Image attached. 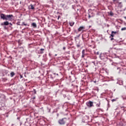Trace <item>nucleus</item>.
Listing matches in <instances>:
<instances>
[{
    "label": "nucleus",
    "mask_w": 126,
    "mask_h": 126,
    "mask_svg": "<svg viewBox=\"0 0 126 126\" xmlns=\"http://www.w3.org/2000/svg\"><path fill=\"white\" fill-rule=\"evenodd\" d=\"M115 35L114 34V31H112L111 34V36L114 38Z\"/></svg>",
    "instance_id": "obj_10"
},
{
    "label": "nucleus",
    "mask_w": 126,
    "mask_h": 126,
    "mask_svg": "<svg viewBox=\"0 0 126 126\" xmlns=\"http://www.w3.org/2000/svg\"><path fill=\"white\" fill-rule=\"evenodd\" d=\"M30 6L31 7V9H35V7H34V5H33V4H31Z\"/></svg>",
    "instance_id": "obj_8"
},
{
    "label": "nucleus",
    "mask_w": 126,
    "mask_h": 126,
    "mask_svg": "<svg viewBox=\"0 0 126 126\" xmlns=\"http://www.w3.org/2000/svg\"><path fill=\"white\" fill-rule=\"evenodd\" d=\"M114 32V35H115V34H119V31H113Z\"/></svg>",
    "instance_id": "obj_13"
},
{
    "label": "nucleus",
    "mask_w": 126,
    "mask_h": 126,
    "mask_svg": "<svg viewBox=\"0 0 126 126\" xmlns=\"http://www.w3.org/2000/svg\"><path fill=\"white\" fill-rule=\"evenodd\" d=\"M87 105L88 107H93L94 106V102L92 101H89V102H87Z\"/></svg>",
    "instance_id": "obj_3"
},
{
    "label": "nucleus",
    "mask_w": 126,
    "mask_h": 126,
    "mask_svg": "<svg viewBox=\"0 0 126 126\" xmlns=\"http://www.w3.org/2000/svg\"><path fill=\"white\" fill-rule=\"evenodd\" d=\"M65 49H66L65 47H63V50H65Z\"/></svg>",
    "instance_id": "obj_23"
},
{
    "label": "nucleus",
    "mask_w": 126,
    "mask_h": 126,
    "mask_svg": "<svg viewBox=\"0 0 126 126\" xmlns=\"http://www.w3.org/2000/svg\"><path fill=\"white\" fill-rule=\"evenodd\" d=\"M19 45H21L22 44V43H20V41H18Z\"/></svg>",
    "instance_id": "obj_21"
},
{
    "label": "nucleus",
    "mask_w": 126,
    "mask_h": 126,
    "mask_svg": "<svg viewBox=\"0 0 126 126\" xmlns=\"http://www.w3.org/2000/svg\"><path fill=\"white\" fill-rule=\"evenodd\" d=\"M125 30H126V27H124V28L121 29L122 31H124Z\"/></svg>",
    "instance_id": "obj_16"
},
{
    "label": "nucleus",
    "mask_w": 126,
    "mask_h": 126,
    "mask_svg": "<svg viewBox=\"0 0 126 126\" xmlns=\"http://www.w3.org/2000/svg\"><path fill=\"white\" fill-rule=\"evenodd\" d=\"M14 18V16L13 14H9L6 15L4 13H1L0 14V19H3V20H6V21H5L4 22H3L1 24V25L3 26H8L9 24V22L8 21H7V20L9 21H11L13 20Z\"/></svg>",
    "instance_id": "obj_1"
},
{
    "label": "nucleus",
    "mask_w": 126,
    "mask_h": 126,
    "mask_svg": "<svg viewBox=\"0 0 126 126\" xmlns=\"http://www.w3.org/2000/svg\"><path fill=\"white\" fill-rule=\"evenodd\" d=\"M36 97H33V99H35Z\"/></svg>",
    "instance_id": "obj_31"
},
{
    "label": "nucleus",
    "mask_w": 126,
    "mask_h": 126,
    "mask_svg": "<svg viewBox=\"0 0 126 126\" xmlns=\"http://www.w3.org/2000/svg\"><path fill=\"white\" fill-rule=\"evenodd\" d=\"M109 14L111 15V16H113L114 15V13L112 12V11H110Z\"/></svg>",
    "instance_id": "obj_14"
},
{
    "label": "nucleus",
    "mask_w": 126,
    "mask_h": 126,
    "mask_svg": "<svg viewBox=\"0 0 126 126\" xmlns=\"http://www.w3.org/2000/svg\"><path fill=\"white\" fill-rule=\"evenodd\" d=\"M124 18H125V19H126V16H125V17H124Z\"/></svg>",
    "instance_id": "obj_30"
},
{
    "label": "nucleus",
    "mask_w": 126,
    "mask_h": 126,
    "mask_svg": "<svg viewBox=\"0 0 126 126\" xmlns=\"http://www.w3.org/2000/svg\"><path fill=\"white\" fill-rule=\"evenodd\" d=\"M22 77H23L22 76V75H20V78H22Z\"/></svg>",
    "instance_id": "obj_28"
},
{
    "label": "nucleus",
    "mask_w": 126,
    "mask_h": 126,
    "mask_svg": "<svg viewBox=\"0 0 126 126\" xmlns=\"http://www.w3.org/2000/svg\"><path fill=\"white\" fill-rule=\"evenodd\" d=\"M20 49H21L23 51H24V50L23 47H20Z\"/></svg>",
    "instance_id": "obj_19"
},
{
    "label": "nucleus",
    "mask_w": 126,
    "mask_h": 126,
    "mask_svg": "<svg viewBox=\"0 0 126 126\" xmlns=\"http://www.w3.org/2000/svg\"><path fill=\"white\" fill-rule=\"evenodd\" d=\"M44 51V49H40L39 53V54H43Z\"/></svg>",
    "instance_id": "obj_7"
},
{
    "label": "nucleus",
    "mask_w": 126,
    "mask_h": 126,
    "mask_svg": "<svg viewBox=\"0 0 126 126\" xmlns=\"http://www.w3.org/2000/svg\"><path fill=\"white\" fill-rule=\"evenodd\" d=\"M15 73H14V72L12 71L10 73V75L12 77H13V76H14V75H15Z\"/></svg>",
    "instance_id": "obj_9"
},
{
    "label": "nucleus",
    "mask_w": 126,
    "mask_h": 126,
    "mask_svg": "<svg viewBox=\"0 0 126 126\" xmlns=\"http://www.w3.org/2000/svg\"><path fill=\"white\" fill-rule=\"evenodd\" d=\"M74 22H70L69 25L70 26H73Z\"/></svg>",
    "instance_id": "obj_12"
},
{
    "label": "nucleus",
    "mask_w": 126,
    "mask_h": 126,
    "mask_svg": "<svg viewBox=\"0 0 126 126\" xmlns=\"http://www.w3.org/2000/svg\"><path fill=\"white\" fill-rule=\"evenodd\" d=\"M32 26L34 28H36L37 27V24L35 23H33L32 24Z\"/></svg>",
    "instance_id": "obj_6"
},
{
    "label": "nucleus",
    "mask_w": 126,
    "mask_h": 126,
    "mask_svg": "<svg viewBox=\"0 0 126 126\" xmlns=\"http://www.w3.org/2000/svg\"><path fill=\"white\" fill-rule=\"evenodd\" d=\"M84 29H85V26H80V27H79L78 29V31H79V32H80L81 31H82V32H83Z\"/></svg>",
    "instance_id": "obj_4"
},
{
    "label": "nucleus",
    "mask_w": 126,
    "mask_h": 126,
    "mask_svg": "<svg viewBox=\"0 0 126 126\" xmlns=\"http://www.w3.org/2000/svg\"><path fill=\"white\" fill-rule=\"evenodd\" d=\"M84 57H85L84 54H82V58H84Z\"/></svg>",
    "instance_id": "obj_22"
},
{
    "label": "nucleus",
    "mask_w": 126,
    "mask_h": 126,
    "mask_svg": "<svg viewBox=\"0 0 126 126\" xmlns=\"http://www.w3.org/2000/svg\"><path fill=\"white\" fill-rule=\"evenodd\" d=\"M67 121V118H63L62 119H60L58 121L59 124L60 125H65Z\"/></svg>",
    "instance_id": "obj_2"
},
{
    "label": "nucleus",
    "mask_w": 126,
    "mask_h": 126,
    "mask_svg": "<svg viewBox=\"0 0 126 126\" xmlns=\"http://www.w3.org/2000/svg\"><path fill=\"white\" fill-rule=\"evenodd\" d=\"M112 102H114V101H116V99H112L111 100Z\"/></svg>",
    "instance_id": "obj_18"
},
{
    "label": "nucleus",
    "mask_w": 126,
    "mask_h": 126,
    "mask_svg": "<svg viewBox=\"0 0 126 126\" xmlns=\"http://www.w3.org/2000/svg\"><path fill=\"white\" fill-rule=\"evenodd\" d=\"M100 105H101V103L99 101V103H97V104H96V107H100Z\"/></svg>",
    "instance_id": "obj_11"
},
{
    "label": "nucleus",
    "mask_w": 126,
    "mask_h": 126,
    "mask_svg": "<svg viewBox=\"0 0 126 126\" xmlns=\"http://www.w3.org/2000/svg\"><path fill=\"white\" fill-rule=\"evenodd\" d=\"M2 95V94H0V98H1Z\"/></svg>",
    "instance_id": "obj_27"
},
{
    "label": "nucleus",
    "mask_w": 126,
    "mask_h": 126,
    "mask_svg": "<svg viewBox=\"0 0 126 126\" xmlns=\"http://www.w3.org/2000/svg\"><path fill=\"white\" fill-rule=\"evenodd\" d=\"M111 41H113L114 40V38L112 37V38H111Z\"/></svg>",
    "instance_id": "obj_25"
},
{
    "label": "nucleus",
    "mask_w": 126,
    "mask_h": 126,
    "mask_svg": "<svg viewBox=\"0 0 126 126\" xmlns=\"http://www.w3.org/2000/svg\"><path fill=\"white\" fill-rule=\"evenodd\" d=\"M77 47H80V45H77Z\"/></svg>",
    "instance_id": "obj_26"
},
{
    "label": "nucleus",
    "mask_w": 126,
    "mask_h": 126,
    "mask_svg": "<svg viewBox=\"0 0 126 126\" xmlns=\"http://www.w3.org/2000/svg\"><path fill=\"white\" fill-rule=\"evenodd\" d=\"M9 24H10V25H11V26H12V25H13V24H12V23H9Z\"/></svg>",
    "instance_id": "obj_29"
},
{
    "label": "nucleus",
    "mask_w": 126,
    "mask_h": 126,
    "mask_svg": "<svg viewBox=\"0 0 126 126\" xmlns=\"http://www.w3.org/2000/svg\"><path fill=\"white\" fill-rule=\"evenodd\" d=\"M115 3H118V0H113Z\"/></svg>",
    "instance_id": "obj_15"
},
{
    "label": "nucleus",
    "mask_w": 126,
    "mask_h": 126,
    "mask_svg": "<svg viewBox=\"0 0 126 126\" xmlns=\"http://www.w3.org/2000/svg\"><path fill=\"white\" fill-rule=\"evenodd\" d=\"M23 24L25 25V26H27L28 24H26L24 22H23Z\"/></svg>",
    "instance_id": "obj_20"
},
{
    "label": "nucleus",
    "mask_w": 126,
    "mask_h": 126,
    "mask_svg": "<svg viewBox=\"0 0 126 126\" xmlns=\"http://www.w3.org/2000/svg\"><path fill=\"white\" fill-rule=\"evenodd\" d=\"M101 59L103 60V59H104V58H101Z\"/></svg>",
    "instance_id": "obj_33"
},
{
    "label": "nucleus",
    "mask_w": 126,
    "mask_h": 126,
    "mask_svg": "<svg viewBox=\"0 0 126 126\" xmlns=\"http://www.w3.org/2000/svg\"><path fill=\"white\" fill-rule=\"evenodd\" d=\"M91 16L90 15V14H89V18H91Z\"/></svg>",
    "instance_id": "obj_24"
},
{
    "label": "nucleus",
    "mask_w": 126,
    "mask_h": 126,
    "mask_svg": "<svg viewBox=\"0 0 126 126\" xmlns=\"http://www.w3.org/2000/svg\"><path fill=\"white\" fill-rule=\"evenodd\" d=\"M82 54H83L85 55V50H83L82 51Z\"/></svg>",
    "instance_id": "obj_17"
},
{
    "label": "nucleus",
    "mask_w": 126,
    "mask_h": 126,
    "mask_svg": "<svg viewBox=\"0 0 126 126\" xmlns=\"http://www.w3.org/2000/svg\"><path fill=\"white\" fill-rule=\"evenodd\" d=\"M118 7H120V8H122V7H123V4L122 2H119V1H118Z\"/></svg>",
    "instance_id": "obj_5"
},
{
    "label": "nucleus",
    "mask_w": 126,
    "mask_h": 126,
    "mask_svg": "<svg viewBox=\"0 0 126 126\" xmlns=\"http://www.w3.org/2000/svg\"><path fill=\"white\" fill-rule=\"evenodd\" d=\"M59 18H60V16H59V17L58 18V19H59Z\"/></svg>",
    "instance_id": "obj_32"
}]
</instances>
